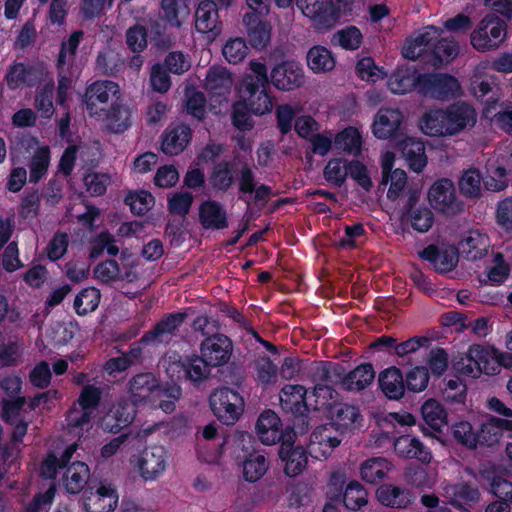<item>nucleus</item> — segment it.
Wrapping results in <instances>:
<instances>
[{
  "label": "nucleus",
  "mask_w": 512,
  "mask_h": 512,
  "mask_svg": "<svg viewBox=\"0 0 512 512\" xmlns=\"http://www.w3.org/2000/svg\"><path fill=\"white\" fill-rule=\"evenodd\" d=\"M477 112L472 105L459 101L446 108H430L419 120L420 130L430 137L454 136L467 127H474Z\"/></svg>",
  "instance_id": "f257e3e1"
},
{
  "label": "nucleus",
  "mask_w": 512,
  "mask_h": 512,
  "mask_svg": "<svg viewBox=\"0 0 512 512\" xmlns=\"http://www.w3.org/2000/svg\"><path fill=\"white\" fill-rule=\"evenodd\" d=\"M128 392L130 399L136 404H147L151 408H159L165 413L175 410L176 402L182 393L178 385L163 386L151 372L134 375L128 382Z\"/></svg>",
  "instance_id": "f03ea898"
},
{
  "label": "nucleus",
  "mask_w": 512,
  "mask_h": 512,
  "mask_svg": "<svg viewBox=\"0 0 512 512\" xmlns=\"http://www.w3.org/2000/svg\"><path fill=\"white\" fill-rule=\"evenodd\" d=\"M249 70L236 86L238 101L248 104L254 115H264L271 112L274 101L268 68L263 62L251 60Z\"/></svg>",
  "instance_id": "7ed1b4c3"
},
{
  "label": "nucleus",
  "mask_w": 512,
  "mask_h": 512,
  "mask_svg": "<svg viewBox=\"0 0 512 512\" xmlns=\"http://www.w3.org/2000/svg\"><path fill=\"white\" fill-rule=\"evenodd\" d=\"M355 0H298V8L312 21L316 32L332 29L342 16L353 14Z\"/></svg>",
  "instance_id": "20e7f679"
},
{
  "label": "nucleus",
  "mask_w": 512,
  "mask_h": 512,
  "mask_svg": "<svg viewBox=\"0 0 512 512\" xmlns=\"http://www.w3.org/2000/svg\"><path fill=\"white\" fill-rule=\"evenodd\" d=\"M238 199L248 207L252 204L259 210H263L270 199L275 196L272 187L258 184L256 174L248 163H244L237 174Z\"/></svg>",
  "instance_id": "39448f33"
},
{
  "label": "nucleus",
  "mask_w": 512,
  "mask_h": 512,
  "mask_svg": "<svg viewBox=\"0 0 512 512\" xmlns=\"http://www.w3.org/2000/svg\"><path fill=\"white\" fill-rule=\"evenodd\" d=\"M209 406L215 417L229 426L234 425L242 416L245 401L237 390L222 386L210 394Z\"/></svg>",
  "instance_id": "423d86ee"
},
{
  "label": "nucleus",
  "mask_w": 512,
  "mask_h": 512,
  "mask_svg": "<svg viewBox=\"0 0 512 512\" xmlns=\"http://www.w3.org/2000/svg\"><path fill=\"white\" fill-rule=\"evenodd\" d=\"M507 24L495 14H487L471 33L472 46L481 52L491 51L500 46L506 38Z\"/></svg>",
  "instance_id": "0eeeda50"
},
{
  "label": "nucleus",
  "mask_w": 512,
  "mask_h": 512,
  "mask_svg": "<svg viewBox=\"0 0 512 512\" xmlns=\"http://www.w3.org/2000/svg\"><path fill=\"white\" fill-rule=\"evenodd\" d=\"M420 81V95L426 98L446 101L461 93L458 79L448 73H423Z\"/></svg>",
  "instance_id": "6e6552de"
},
{
  "label": "nucleus",
  "mask_w": 512,
  "mask_h": 512,
  "mask_svg": "<svg viewBox=\"0 0 512 512\" xmlns=\"http://www.w3.org/2000/svg\"><path fill=\"white\" fill-rule=\"evenodd\" d=\"M343 476L337 473H333L329 480V490L327 494L330 499L337 500L342 499L344 506L348 510L356 511L360 510L363 506L368 503V493L365 487L357 480H351L343 489Z\"/></svg>",
  "instance_id": "1a4fd4ad"
},
{
  "label": "nucleus",
  "mask_w": 512,
  "mask_h": 512,
  "mask_svg": "<svg viewBox=\"0 0 512 512\" xmlns=\"http://www.w3.org/2000/svg\"><path fill=\"white\" fill-rule=\"evenodd\" d=\"M102 389L94 384H86L76 400L81 411L70 409L67 414V421L70 426L79 428L91 421L92 415L98 409L102 399Z\"/></svg>",
  "instance_id": "9d476101"
},
{
  "label": "nucleus",
  "mask_w": 512,
  "mask_h": 512,
  "mask_svg": "<svg viewBox=\"0 0 512 512\" xmlns=\"http://www.w3.org/2000/svg\"><path fill=\"white\" fill-rule=\"evenodd\" d=\"M256 432L259 440L265 445L281 443L288 438V434L295 437L292 427L288 426L283 430L279 416L271 409H266L260 414L256 422Z\"/></svg>",
  "instance_id": "9b49d317"
},
{
  "label": "nucleus",
  "mask_w": 512,
  "mask_h": 512,
  "mask_svg": "<svg viewBox=\"0 0 512 512\" xmlns=\"http://www.w3.org/2000/svg\"><path fill=\"white\" fill-rule=\"evenodd\" d=\"M268 75L270 85L272 84L279 91H292L304 83L303 67L293 60L278 63Z\"/></svg>",
  "instance_id": "f8f14e48"
},
{
  "label": "nucleus",
  "mask_w": 512,
  "mask_h": 512,
  "mask_svg": "<svg viewBox=\"0 0 512 512\" xmlns=\"http://www.w3.org/2000/svg\"><path fill=\"white\" fill-rule=\"evenodd\" d=\"M419 198L417 191H409L402 210V221L408 222L413 230L426 233L434 224V214L428 206L419 204Z\"/></svg>",
  "instance_id": "ddd939ff"
},
{
  "label": "nucleus",
  "mask_w": 512,
  "mask_h": 512,
  "mask_svg": "<svg viewBox=\"0 0 512 512\" xmlns=\"http://www.w3.org/2000/svg\"><path fill=\"white\" fill-rule=\"evenodd\" d=\"M232 352L231 339L221 333L206 337L200 345V354L206 359V364L212 367H221L227 364Z\"/></svg>",
  "instance_id": "4468645a"
},
{
  "label": "nucleus",
  "mask_w": 512,
  "mask_h": 512,
  "mask_svg": "<svg viewBox=\"0 0 512 512\" xmlns=\"http://www.w3.org/2000/svg\"><path fill=\"white\" fill-rule=\"evenodd\" d=\"M117 489L106 481H101L95 491H85L83 508L86 512H112L118 505Z\"/></svg>",
  "instance_id": "2eb2a0df"
},
{
  "label": "nucleus",
  "mask_w": 512,
  "mask_h": 512,
  "mask_svg": "<svg viewBox=\"0 0 512 512\" xmlns=\"http://www.w3.org/2000/svg\"><path fill=\"white\" fill-rule=\"evenodd\" d=\"M195 29L215 39L222 33L223 24L220 20L218 5L214 0H202L194 13Z\"/></svg>",
  "instance_id": "dca6fc26"
},
{
  "label": "nucleus",
  "mask_w": 512,
  "mask_h": 512,
  "mask_svg": "<svg viewBox=\"0 0 512 512\" xmlns=\"http://www.w3.org/2000/svg\"><path fill=\"white\" fill-rule=\"evenodd\" d=\"M137 407L130 398H120L103 418V427L110 433H118L128 427L136 417Z\"/></svg>",
  "instance_id": "f3484780"
},
{
  "label": "nucleus",
  "mask_w": 512,
  "mask_h": 512,
  "mask_svg": "<svg viewBox=\"0 0 512 512\" xmlns=\"http://www.w3.org/2000/svg\"><path fill=\"white\" fill-rule=\"evenodd\" d=\"M43 78L42 66L14 62L8 67L4 80L10 90H16L22 86L35 87Z\"/></svg>",
  "instance_id": "a211bd4d"
},
{
  "label": "nucleus",
  "mask_w": 512,
  "mask_h": 512,
  "mask_svg": "<svg viewBox=\"0 0 512 512\" xmlns=\"http://www.w3.org/2000/svg\"><path fill=\"white\" fill-rule=\"evenodd\" d=\"M294 442L295 437L288 434V438L279 447V457L285 463L284 472L289 477L301 474L308 463V450L303 446H295Z\"/></svg>",
  "instance_id": "6ab92c4d"
},
{
  "label": "nucleus",
  "mask_w": 512,
  "mask_h": 512,
  "mask_svg": "<svg viewBox=\"0 0 512 512\" xmlns=\"http://www.w3.org/2000/svg\"><path fill=\"white\" fill-rule=\"evenodd\" d=\"M430 204L438 211L454 214L459 210L455 187L448 178H442L433 183L428 191Z\"/></svg>",
  "instance_id": "aec40b11"
},
{
  "label": "nucleus",
  "mask_w": 512,
  "mask_h": 512,
  "mask_svg": "<svg viewBox=\"0 0 512 512\" xmlns=\"http://www.w3.org/2000/svg\"><path fill=\"white\" fill-rule=\"evenodd\" d=\"M112 97H116V99L120 97V88L116 82L99 80L90 84L84 94V102L89 115H99L97 104H105Z\"/></svg>",
  "instance_id": "412c9836"
},
{
  "label": "nucleus",
  "mask_w": 512,
  "mask_h": 512,
  "mask_svg": "<svg viewBox=\"0 0 512 512\" xmlns=\"http://www.w3.org/2000/svg\"><path fill=\"white\" fill-rule=\"evenodd\" d=\"M403 120V113L398 108L382 107L375 115L372 132L378 139L394 138L399 134Z\"/></svg>",
  "instance_id": "4be33fe9"
},
{
  "label": "nucleus",
  "mask_w": 512,
  "mask_h": 512,
  "mask_svg": "<svg viewBox=\"0 0 512 512\" xmlns=\"http://www.w3.org/2000/svg\"><path fill=\"white\" fill-rule=\"evenodd\" d=\"M376 498L383 506L393 509H406L414 503L416 496L407 487L384 483L376 489Z\"/></svg>",
  "instance_id": "5701e85b"
},
{
  "label": "nucleus",
  "mask_w": 512,
  "mask_h": 512,
  "mask_svg": "<svg viewBox=\"0 0 512 512\" xmlns=\"http://www.w3.org/2000/svg\"><path fill=\"white\" fill-rule=\"evenodd\" d=\"M167 455L163 446H150L141 453L138 466L144 480H155L166 469Z\"/></svg>",
  "instance_id": "b1692460"
},
{
  "label": "nucleus",
  "mask_w": 512,
  "mask_h": 512,
  "mask_svg": "<svg viewBox=\"0 0 512 512\" xmlns=\"http://www.w3.org/2000/svg\"><path fill=\"white\" fill-rule=\"evenodd\" d=\"M395 452L404 459H415L423 464H429L432 452L419 437L412 434H404L394 441Z\"/></svg>",
  "instance_id": "393cba45"
},
{
  "label": "nucleus",
  "mask_w": 512,
  "mask_h": 512,
  "mask_svg": "<svg viewBox=\"0 0 512 512\" xmlns=\"http://www.w3.org/2000/svg\"><path fill=\"white\" fill-rule=\"evenodd\" d=\"M233 85L231 73L222 66H211L207 70L204 88L212 99L221 102L230 94Z\"/></svg>",
  "instance_id": "a878e982"
},
{
  "label": "nucleus",
  "mask_w": 512,
  "mask_h": 512,
  "mask_svg": "<svg viewBox=\"0 0 512 512\" xmlns=\"http://www.w3.org/2000/svg\"><path fill=\"white\" fill-rule=\"evenodd\" d=\"M192 139V129L187 124L168 126L162 134L161 150L166 155H179Z\"/></svg>",
  "instance_id": "bb28decb"
},
{
  "label": "nucleus",
  "mask_w": 512,
  "mask_h": 512,
  "mask_svg": "<svg viewBox=\"0 0 512 512\" xmlns=\"http://www.w3.org/2000/svg\"><path fill=\"white\" fill-rule=\"evenodd\" d=\"M243 24L250 45L258 50L266 48L271 39L269 23L263 17H259L257 13L246 12L243 16Z\"/></svg>",
  "instance_id": "cd10ccee"
},
{
  "label": "nucleus",
  "mask_w": 512,
  "mask_h": 512,
  "mask_svg": "<svg viewBox=\"0 0 512 512\" xmlns=\"http://www.w3.org/2000/svg\"><path fill=\"white\" fill-rule=\"evenodd\" d=\"M186 317L187 314L185 312H173L166 314L150 331L146 332L142 336L141 342L145 344L163 342L165 337L170 338L176 333V331H178Z\"/></svg>",
  "instance_id": "c85d7f7f"
},
{
  "label": "nucleus",
  "mask_w": 512,
  "mask_h": 512,
  "mask_svg": "<svg viewBox=\"0 0 512 512\" xmlns=\"http://www.w3.org/2000/svg\"><path fill=\"white\" fill-rule=\"evenodd\" d=\"M378 386L389 400H400L407 391L404 375L401 369L396 366H390L380 372Z\"/></svg>",
  "instance_id": "c756f323"
},
{
  "label": "nucleus",
  "mask_w": 512,
  "mask_h": 512,
  "mask_svg": "<svg viewBox=\"0 0 512 512\" xmlns=\"http://www.w3.org/2000/svg\"><path fill=\"white\" fill-rule=\"evenodd\" d=\"M327 412L330 415L332 424L341 433L355 429L356 424L362 420L359 408L348 403H334Z\"/></svg>",
  "instance_id": "7c9ffc66"
},
{
  "label": "nucleus",
  "mask_w": 512,
  "mask_h": 512,
  "mask_svg": "<svg viewBox=\"0 0 512 512\" xmlns=\"http://www.w3.org/2000/svg\"><path fill=\"white\" fill-rule=\"evenodd\" d=\"M199 221L204 229L222 230L228 227L225 208L218 201L206 200L199 207Z\"/></svg>",
  "instance_id": "2f4dec72"
},
{
  "label": "nucleus",
  "mask_w": 512,
  "mask_h": 512,
  "mask_svg": "<svg viewBox=\"0 0 512 512\" xmlns=\"http://www.w3.org/2000/svg\"><path fill=\"white\" fill-rule=\"evenodd\" d=\"M419 257L429 262L438 273H447L452 271L458 262V257L455 251L439 249L434 244H430L420 251Z\"/></svg>",
  "instance_id": "473e14b6"
},
{
  "label": "nucleus",
  "mask_w": 512,
  "mask_h": 512,
  "mask_svg": "<svg viewBox=\"0 0 512 512\" xmlns=\"http://www.w3.org/2000/svg\"><path fill=\"white\" fill-rule=\"evenodd\" d=\"M470 91L479 102L484 104L485 112L494 109L499 101V87L492 76L472 80Z\"/></svg>",
  "instance_id": "72a5a7b5"
},
{
  "label": "nucleus",
  "mask_w": 512,
  "mask_h": 512,
  "mask_svg": "<svg viewBox=\"0 0 512 512\" xmlns=\"http://www.w3.org/2000/svg\"><path fill=\"white\" fill-rule=\"evenodd\" d=\"M63 485L69 494L80 493L89 483L90 469L85 462L75 461L63 474Z\"/></svg>",
  "instance_id": "f704fd0d"
},
{
  "label": "nucleus",
  "mask_w": 512,
  "mask_h": 512,
  "mask_svg": "<svg viewBox=\"0 0 512 512\" xmlns=\"http://www.w3.org/2000/svg\"><path fill=\"white\" fill-rule=\"evenodd\" d=\"M421 75L415 69H398L388 80L389 89L393 94L398 95H403L413 90L420 94Z\"/></svg>",
  "instance_id": "c9c22d12"
},
{
  "label": "nucleus",
  "mask_w": 512,
  "mask_h": 512,
  "mask_svg": "<svg viewBox=\"0 0 512 512\" xmlns=\"http://www.w3.org/2000/svg\"><path fill=\"white\" fill-rule=\"evenodd\" d=\"M279 397L283 410L292 414H302L308 410L307 390L302 385H285Z\"/></svg>",
  "instance_id": "e433bc0d"
},
{
  "label": "nucleus",
  "mask_w": 512,
  "mask_h": 512,
  "mask_svg": "<svg viewBox=\"0 0 512 512\" xmlns=\"http://www.w3.org/2000/svg\"><path fill=\"white\" fill-rule=\"evenodd\" d=\"M401 152L413 172L420 173L424 170L427 165V156L422 140L407 137L401 142Z\"/></svg>",
  "instance_id": "4c0bfd02"
},
{
  "label": "nucleus",
  "mask_w": 512,
  "mask_h": 512,
  "mask_svg": "<svg viewBox=\"0 0 512 512\" xmlns=\"http://www.w3.org/2000/svg\"><path fill=\"white\" fill-rule=\"evenodd\" d=\"M235 166L232 160H221L214 164L209 175V183L215 191L227 192L233 186Z\"/></svg>",
  "instance_id": "58836bf2"
},
{
  "label": "nucleus",
  "mask_w": 512,
  "mask_h": 512,
  "mask_svg": "<svg viewBox=\"0 0 512 512\" xmlns=\"http://www.w3.org/2000/svg\"><path fill=\"white\" fill-rule=\"evenodd\" d=\"M375 378V371L371 363H363L348 372L342 379V387L347 391H362L368 387Z\"/></svg>",
  "instance_id": "ea45409f"
},
{
  "label": "nucleus",
  "mask_w": 512,
  "mask_h": 512,
  "mask_svg": "<svg viewBox=\"0 0 512 512\" xmlns=\"http://www.w3.org/2000/svg\"><path fill=\"white\" fill-rule=\"evenodd\" d=\"M168 23L163 20H154L146 28L151 47L156 51H166L176 42V35L169 29Z\"/></svg>",
  "instance_id": "a19ab883"
},
{
  "label": "nucleus",
  "mask_w": 512,
  "mask_h": 512,
  "mask_svg": "<svg viewBox=\"0 0 512 512\" xmlns=\"http://www.w3.org/2000/svg\"><path fill=\"white\" fill-rule=\"evenodd\" d=\"M392 464L384 457H373L365 460L360 466V475L363 481L377 484L383 481L391 471Z\"/></svg>",
  "instance_id": "79ce46f5"
},
{
  "label": "nucleus",
  "mask_w": 512,
  "mask_h": 512,
  "mask_svg": "<svg viewBox=\"0 0 512 512\" xmlns=\"http://www.w3.org/2000/svg\"><path fill=\"white\" fill-rule=\"evenodd\" d=\"M508 170L498 161L488 162L483 174V186L487 191L499 192L509 185Z\"/></svg>",
  "instance_id": "37998d69"
},
{
  "label": "nucleus",
  "mask_w": 512,
  "mask_h": 512,
  "mask_svg": "<svg viewBox=\"0 0 512 512\" xmlns=\"http://www.w3.org/2000/svg\"><path fill=\"white\" fill-rule=\"evenodd\" d=\"M482 185L483 174L474 167L464 170L458 181L459 192L467 199H479L482 196Z\"/></svg>",
  "instance_id": "c03bdc74"
},
{
  "label": "nucleus",
  "mask_w": 512,
  "mask_h": 512,
  "mask_svg": "<svg viewBox=\"0 0 512 512\" xmlns=\"http://www.w3.org/2000/svg\"><path fill=\"white\" fill-rule=\"evenodd\" d=\"M481 480L486 482L489 492L498 500L512 503V482L497 475L494 470L485 469L480 471Z\"/></svg>",
  "instance_id": "a18cd8bd"
},
{
  "label": "nucleus",
  "mask_w": 512,
  "mask_h": 512,
  "mask_svg": "<svg viewBox=\"0 0 512 512\" xmlns=\"http://www.w3.org/2000/svg\"><path fill=\"white\" fill-rule=\"evenodd\" d=\"M307 65L314 73L328 72L334 69L336 60L332 52L325 46L315 45L306 56Z\"/></svg>",
  "instance_id": "49530a36"
},
{
  "label": "nucleus",
  "mask_w": 512,
  "mask_h": 512,
  "mask_svg": "<svg viewBox=\"0 0 512 512\" xmlns=\"http://www.w3.org/2000/svg\"><path fill=\"white\" fill-rule=\"evenodd\" d=\"M421 415L424 422L436 432H441L447 424V412L443 405L435 399H428L422 404Z\"/></svg>",
  "instance_id": "de8ad7c7"
},
{
  "label": "nucleus",
  "mask_w": 512,
  "mask_h": 512,
  "mask_svg": "<svg viewBox=\"0 0 512 512\" xmlns=\"http://www.w3.org/2000/svg\"><path fill=\"white\" fill-rule=\"evenodd\" d=\"M268 461L260 451L253 450L245 455L243 461V477L247 482L258 481L268 470Z\"/></svg>",
  "instance_id": "09e8293b"
},
{
  "label": "nucleus",
  "mask_w": 512,
  "mask_h": 512,
  "mask_svg": "<svg viewBox=\"0 0 512 512\" xmlns=\"http://www.w3.org/2000/svg\"><path fill=\"white\" fill-rule=\"evenodd\" d=\"M362 135L358 128L348 126L338 132L334 138L335 146L346 153L359 156L362 151Z\"/></svg>",
  "instance_id": "8fccbe9b"
},
{
  "label": "nucleus",
  "mask_w": 512,
  "mask_h": 512,
  "mask_svg": "<svg viewBox=\"0 0 512 512\" xmlns=\"http://www.w3.org/2000/svg\"><path fill=\"white\" fill-rule=\"evenodd\" d=\"M185 375L194 384H199L208 378L211 372V365L206 364V359L200 355L187 357L182 362Z\"/></svg>",
  "instance_id": "3c124183"
},
{
  "label": "nucleus",
  "mask_w": 512,
  "mask_h": 512,
  "mask_svg": "<svg viewBox=\"0 0 512 512\" xmlns=\"http://www.w3.org/2000/svg\"><path fill=\"white\" fill-rule=\"evenodd\" d=\"M161 9L164 14L162 20L168 23L170 28L179 29L183 25L181 17L189 14L185 0H161Z\"/></svg>",
  "instance_id": "603ef678"
},
{
  "label": "nucleus",
  "mask_w": 512,
  "mask_h": 512,
  "mask_svg": "<svg viewBox=\"0 0 512 512\" xmlns=\"http://www.w3.org/2000/svg\"><path fill=\"white\" fill-rule=\"evenodd\" d=\"M488 242L489 239L487 235L475 230L468 233L461 245L468 259L477 260L486 255Z\"/></svg>",
  "instance_id": "864d4df0"
},
{
  "label": "nucleus",
  "mask_w": 512,
  "mask_h": 512,
  "mask_svg": "<svg viewBox=\"0 0 512 512\" xmlns=\"http://www.w3.org/2000/svg\"><path fill=\"white\" fill-rule=\"evenodd\" d=\"M101 293L95 287H86L79 291L74 299L73 307L79 316L95 311L100 303Z\"/></svg>",
  "instance_id": "5fc2aeb1"
},
{
  "label": "nucleus",
  "mask_w": 512,
  "mask_h": 512,
  "mask_svg": "<svg viewBox=\"0 0 512 512\" xmlns=\"http://www.w3.org/2000/svg\"><path fill=\"white\" fill-rule=\"evenodd\" d=\"M130 109L123 104L114 102L106 113L109 129L114 133H123L131 126Z\"/></svg>",
  "instance_id": "6e6d98bb"
},
{
  "label": "nucleus",
  "mask_w": 512,
  "mask_h": 512,
  "mask_svg": "<svg viewBox=\"0 0 512 512\" xmlns=\"http://www.w3.org/2000/svg\"><path fill=\"white\" fill-rule=\"evenodd\" d=\"M483 348L479 345L469 347L468 353L465 357L454 363V368L461 374L470 377H477L481 373L480 362L478 359L482 358Z\"/></svg>",
  "instance_id": "4d7b16f0"
},
{
  "label": "nucleus",
  "mask_w": 512,
  "mask_h": 512,
  "mask_svg": "<svg viewBox=\"0 0 512 512\" xmlns=\"http://www.w3.org/2000/svg\"><path fill=\"white\" fill-rule=\"evenodd\" d=\"M458 43L448 37L441 38L433 44V48L430 51L433 57V64H444L450 63L458 55Z\"/></svg>",
  "instance_id": "13d9d810"
},
{
  "label": "nucleus",
  "mask_w": 512,
  "mask_h": 512,
  "mask_svg": "<svg viewBox=\"0 0 512 512\" xmlns=\"http://www.w3.org/2000/svg\"><path fill=\"white\" fill-rule=\"evenodd\" d=\"M50 164V149L48 146L36 150L30 161L29 182L38 183L47 173Z\"/></svg>",
  "instance_id": "bf43d9fd"
},
{
  "label": "nucleus",
  "mask_w": 512,
  "mask_h": 512,
  "mask_svg": "<svg viewBox=\"0 0 512 512\" xmlns=\"http://www.w3.org/2000/svg\"><path fill=\"white\" fill-rule=\"evenodd\" d=\"M312 397L314 400L315 410H329L334 403L338 402L339 394L330 384H316L313 391L308 395V400Z\"/></svg>",
  "instance_id": "052dcab7"
},
{
  "label": "nucleus",
  "mask_w": 512,
  "mask_h": 512,
  "mask_svg": "<svg viewBox=\"0 0 512 512\" xmlns=\"http://www.w3.org/2000/svg\"><path fill=\"white\" fill-rule=\"evenodd\" d=\"M443 384L442 395L446 402L450 404L465 403L467 386L460 377L454 376L448 380L444 379Z\"/></svg>",
  "instance_id": "680f3d73"
},
{
  "label": "nucleus",
  "mask_w": 512,
  "mask_h": 512,
  "mask_svg": "<svg viewBox=\"0 0 512 512\" xmlns=\"http://www.w3.org/2000/svg\"><path fill=\"white\" fill-rule=\"evenodd\" d=\"M54 82L49 81L36 93L34 105L42 118L50 119L54 114Z\"/></svg>",
  "instance_id": "e2e57ef3"
},
{
  "label": "nucleus",
  "mask_w": 512,
  "mask_h": 512,
  "mask_svg": "<svg viewBox=\"0 0 512 512\" xmlns=\"http://www.w3.org/2000/svg\"><path fill=\"white\" fill-rule=\"evenodd\" d=\"M124 203L130 207L134 215L143 216L154 204V197L146 190H139L129 192L124 199Z\"/></svg>",
  "instance_id": "0e129e2a"
},
{
  "label": "nucleus",
  "mask_w": 512,
  "mask_h": 512,
  "mask_svg": "<svg viewBox=\"0 0 512 512\" xmlns=\"http://www.w3.org/2000/svg\"><path fill=\"white\" fill-rule=\"evenodd\" d=\"M430 373L426 366H415L405 375V387L408 392L419 393L424 391L429 383Z\"/></svg>",
  "instance_id": "69168bd1"
},
{
  "label": "nucleus",
  "mask_w": 512,
  "mask_h": 512,
  "mask_svg": "<svg viewBox=\"0 0 512 512\" xmlns=\"http://www.w3.org/2000/svg\"><path fill=\"white\" fill-rule=\"evenodd\" d=\"M256 381L263 387L275 384L278 367L268 356L260 357L255 363Z\"/></svg>",
  "instance_id": "338daca9"
},
{
  "label": "nucleus",
  "mask_w": 512,
  "mask_h": 512,
  "mask_svg": "<svg viewBox=\"0 0 512 512\" xmlns=\"http://www.w3.org/2000/svg\"><path fill=\"white\" fill-rule=\"evenodd\" d=\"M362 33L356 26H347L337 31L332 41L345 50H357L362 43Z\"/></svg>",
  "instance_id": "774afa93"
}]
</instances>
